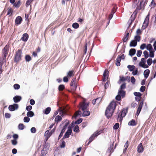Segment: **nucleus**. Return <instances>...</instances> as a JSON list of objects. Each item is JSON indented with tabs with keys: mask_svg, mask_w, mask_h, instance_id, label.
<instances>
[{
	"mask_svg": "<svg viewBox=\"0 0 156 156\" xmlns=\"http://www.w3.org/2000/svg\"><path fill=\"white\" fill-rule=\"evenodd\" d=\"M117 102L118 103L117 101H112L107 108L105 114L107 118H109L112 116L115 110Z\"/></svg>",
	"mask_w": 156,
	"mask_h": 156,
	"instance_id": "1",
	"label": "nucleus"
},
{
	"mask_svg": "<svg viewBox=\"0 0 156 156\" xmlns=\"http://www.w3.org/2000/svg\"><path fill=\"white\" fill-rule=\"evenodd\" d=\"M135 0L136 2L137 0ZM147 2V0H139L138 1V4H137L136 8L134 13L135 12H138V10L144 8Z\"/></svg>",
	"mask_w": 156,
	"mask_h": 156,
	"instance_id": "2",
	"label": "nucleus"
},
{
	"mask_svg": "<svg viewBox=\"0 0 156 156\" xmlns=\"http://www.w3.org/2000/svg\"><path fill=\"white\" fill-rule=\"evenodd\" d=\"M128 107L126 108H123L122 109L121 112L119 113L117 118L118 122H122L123 118L126 116L128 112Z\"/></svg>",
	"mask_w": 156,
	"mask_h": 156,
	"instance_id": "3",
	"label": "nucleus"
},
{
	"mask_svg": "<svg viewBox=\"0 0 156 156\" xmlns=\"http://www.w3.org/2000/svg\"><path fill=\"white\" fill-rule=\"evenodd\" d=\"M22 50L21 49H18L16 52L14 56V61L17 63L21 60V54Z\"/></svg>",
	"mask_w": 156,
	"mask_h": 156,
	"instance_id": "4",
	"label": "nucleus"
},
{
	"mask_svg": "<svg viewBox=\"0 0 156 156\" xmlns=\"http://www.w3.org/2000/svg\"><path fill=\"white\" fill-rule=\"evenodd\" d=\"M9 45L6 44L2 50V53L3 55V59H5L7 56L9 51Z\"/></svg>",
	"mask_w": 156,
	"mask_h": 156,
	"instance_id": "5",
	"label": "nucleus"
},
{
	"mask_svg": "<svg viewBox=\"0 0 156 156\" xmlns=\"http://www.w3.org/2000/svg\"><path fill=\"white\" fill-rule=\"evenodd\" d=\"M89 104L85 102H83L80 103V104L79 109H81L82 111L87 109V107L89 106Z\"/></svg>",
	"mask_w": 156,
	"mask_h": 156,
	"instance_id": "6",
	"label": "nucleus"
},
{
	"mask_svg": "<svg viewBox=\"0 0 156 156\" xmlns=\"http://www.w3.org/2000/svg\"><path fill=\"white\" fill-rule=\"evenodd\" d=\"M101 133V131H99L98 132L94 133L90 137L89 139V141L87 144L88 145L96 137L98 136Z\"/></svg>",
	"mask_w": 156,
	"mask_h": 156,
	"instance_id": "7",
	"label": "nucleus"
},
{
	"mask_svg": "<svg viewBox=\"0 0 156 156\" xmlns=\"http://www.w3.org/2000/svg\"><path fill=\"white\" fill-rule=\"evenodd\" d=\"M125 56L124 54L121 56L118 55L116 59L115 64L117 66H119L120 65V61L121 59H124Z\"/></svg>",
	"mask_w": 156,
	"mask_h": 156,
	"instance_id": "8",
	"label": "nucleus"
},
{
	"mask_svg": "<svg viewBox=\"0 0 156 156\" xmlns=\"http://www.w3.org/2000/svg\"><path fill=\"white\" fill-rule=\"evenodd\" d=\"M144 104V101H141L140 102L138 103V107L137 109L136 115L137 116H138L141 110L143 107V105Z\"/></svg>",
	"mask_w": 156,
	"mask_h": 156,
	"instance_id": "9",
	"label": "nucleus"
},
{
	"mask_svg": "<svg viewBox=\"0 0 156 156\" xmlns=\"http://www.w3.org/2000/svg\"><path fill=\"white\" fill-rule=\"evenodd\" d=\"M149 16L150 14L148 13V14L147 15L144 21V22L143 24V27H145L144 28H146L148 26L149 20Z\"/></svg>",
	"mask_w": 156,
	"mask_h": 156,
	"instance_id": "10",
	"label": "nucleus"
},
{
	"mask_svg": "<svg viewBox=\"0 0 156 156\" xmlns=\"http://www.w3.org/2000/svg\"><path fill=\"white\" fill-rule=\"evenodd\" d=\"M18 108V104H14L13 105H10L9 107V110L11 111H13L17 109Z\"/></svg>",
	"mask_w": 156,
	"mask_h": 156,
	"instance_id": "11",
	"label": "nucleus"
},
{
	"mask_svg": "<svg viewBox=\"0 0 156 156\" xmlns=\"http://www.w3.org/2000/svg\"><path fill=\"white\" fill-rule=\"evenodd\" d=\"M103 81L105 82L107 80L108 77V71L107 70H105L103 73Z\"/></svg>",
	"mask_w": 156,
	"mask_h": 156,
	"instance_id": "12",
	"label": "nucleus"
},
{
	"mask_svg": "<svg viewBox=\"0 0 156 156\" xmlns=\"http://www.w3.org/2000/svg\"><path fill=\"white\" fill-rule=\"evenodd\" d=\"M72 132V130L71 128L69 129L67 132L65 133L64 136L63 137L62 139H63L64 138H68L69 137V135L71 134Z\"/></svg>",
	"mask_w": 156,
	"mask_h": 156,
	"instance_id": "13",
	"label": "nucleus"
},
{
	"mask_svg": "<svg viewBox=\"0 0 156 156\" xmlns=\"http://www.w3.org/2000/svg\"><path fill=\"white\" fill-rule=\"evenodd\" d=\"M137 151L139 153H142L144 151V148L142 143H140L138 146Z\"/></svg>",
	"mask_w": 156,
	"mask_h": 156,
	"instance_id": "14",
	"label": "nucleus"
},
{
	"mask_svg": "<svg viewBox=\"0 0 156 156\" xmlns=\"http://www.w3.org/2000/svg\"><path fill=\"white\" fill-rule=\"evenodd\" d=\"M58 112H60V115L62 117H63L65 115L67 114L66 111L62 109L61 107H59L58 109Z\"/></svg>",
	"mask_w": 156,
	"mask_h": 156,
	"instance_id": "15",
	"label": "nucleus"
},
{
	"mask_svg": "<svg viewBox=\"0 0 156 156\" xmlns=\"http://www.w3.org/2000/svg\"><path fill=\"white\" fill-rule=\"evenodd\" d=\"M22 18L21 16H18L16 18L15 20L16 24L17 25L20 24L22 21Z\"/></svg>",
	"mask_w": 156,
	"mask_h": 156,
	"instance_id": "16",
	"label": "nucleus"
},
{
	"mask_svg": "<svg viewBox=\"0 0 156 156\" xmlns=\"http://www.w3.org/2000/svg\"><path fill=\"white\" fill-rule=\"evenodd\" d=\"M29 37V35L27 33H24L22 37L21 38V40L24 42H26L27 41Z\"/></svg>",
	"mask_w": 156,
	"mask_h": 156,
	"instance_id": "17",
	"label": "nucleus"
},
{
	"mask_svg": "<svg viewBox=\"0 0 156 156\" xmlns=\"http://www.w3.org/2000/svg\"><path fill=\"white\" fill-rule=\"evenodd\" d=\"M70 86L71 87H74V89H76L77 87L76 85V78H73L72 79L70 83Z\"/></svg>",
	"mask_w": 156,
	"mask_h": 156,
	"instance_id": "18",
	"label": "nucleus"
},
{
	"mask_svg": "<svg viewBox=\"0 0 156 156\" xmlns=\"http://www.w3.org/2000/svg\"><path fill=\"white\" fill-rule=\"evenodd\" d=\"M102 100V98L100 97L94 99L92 101V103L93 105H95L97 101H98L97 102L98 104H99V103L101 102Z\"/></svg>",
	"mask_w": 156,
	"mask_h": 156,
	"instance_id": "19",
	"label": "nucleus"
},
{
	"mask_svg": "<svg viewBox=\"0 0 156 156\" xmlns=\"http://www.w3.org/2000/svg\"><path fill=\"white\" fill-rule=\"evenodd\" d=\"M22 98L21 96H16L13 98L14 101L15 103H17L19 102L21 99Z\"/></svg>",
	"mask_w": 156,
	"mask_h": 156,
	"instance_id": "20",
	"label": "nucleus"
},
{
	"mask_svg": "<svg viewBox=\"0 0 156 156\" xmlns=\"http://www.w3.org/2000/svg\"><path fill=\"white\" fill-rule=\"evenodd\" d=\"M137 124V122H136V121L133 119L131 120L128 123V125L129 126H136Z\"/></svg>",
	"mask_w": 156,
	"mask_h": 156,
	"instance_id": "21",
	"label": "nucleus"
},
{
	"mask_svg": "<svg viewBox=\"0 0 156 156\" xmlns=\"http://www.w3.org/2000/svg\"><path fill=\"white\" fill-rule=\"evenodd\" d=\"M75 72L74 70L69 71L67 73V76L69 78L73 76L74 75Z\"/></svg>",
	"mask_w": 156,
	"mask_h": 156,
	"instance_id": "22",
	"label": "nucleus"
},
{
	"mask_svg": "<svg viewBox=\"0 0 156 156\" xmlns=\"http://www.w3.org/2000/svg\"><path fill=\"white\" fill-rule=\"evenodd\" d=\"M118 94L119 95H120L122 98H124L126 94V92L123 90H119Z\"/></svg>",
	"mask_w": 156,
	"mask_h": 156,
	"instance_id": "23",
	"label": "nucleus"
},
{
	"mask_svg": "<svg viewBox=\"0 0 156 156\" xmlns=\"http://www.w3.org/2000/svg\"><path fill=\"white\" fill-rule=\"evenodd\" d=\"M13 9L10 7H9L8 9V12L7 15H9V16H11L13 12Z\"/></svg>",
	"mask_w": 156,
	"mask_h": 156,
	"instance_id": "24",
	"label": "nucleus"
},
{
	"mask_svg": "<svg viewBox=\"0 0 156 156\" xmlns=\"http://www.w3.org/2000/svg\"><path fill=\"white\" fill-rule=\"evenodd\" d=\"M150 72V71L149 69H147L145 70L144 73V77L146 78H147L149 76Z\"/></svg>",
	"mask_w": 156,
	"mask_h": 156,
	"instance_id": "25",
	"label": "nucleus"
},
{
	"mask_svg": "<svg viewBox=\"0 0 156 156\" xmlns=\"http://www.w3.org/2000/svg\"><path fill=\"white\" fill-rule=\"evenodd\" d=\"M21 5V2L20 0L18 1L17 2H15L13 5V6L15 8H18Z\"/></svg>",
	"mask_w": 156,
	"mask_h": 156,
	"instance_id": "26",
	"label": "nucleus"
},
{
	"mask_svg": "<svg viewBox=\"0 0 156 156\" xmlns=\"http://www.w3.org/2000/svg\"><path fill=\"white\" fill-rule=\"evenodd\" d=\"M83 111V112L82 114L83 116L84 117L88 116L90 114V112L89 111L86 110Z\"/></svg>",
	"mask_w": 156,
	"mask_h": 156,
	"instance_id": "27",
	"label": "nucleus"
},
{
	"mask_svg": "<svg viewBox=\"0 0 156 156\" xmlns=\"http://www.w3.org/2000/svg\"><path fill=\"white\" fill-rule=\"evenodd\" d=\"M136 50L134 48L131 49L129 51V54L130 56L134 55L136 53Z\"/></svg>",
	"mask_w": 156,
	"mask_h": 156,
	"instance_id": "28",
	"label": "nucleus"
},
{
	"mask_svg": "<svg viewBox=\"0 0 156 156\" xmlns=\"http://www.w3.org/2000/svg\"><path fill=\"white\" fill-rule=\"evenodd\" d=\"M129 33H127L126 35L124 36L122 38V40L124 42H126L128 41L129 38Z\"/></svg>",
	"mask_w": 156,
	"mask_h": 156,
	"instance_id": "29",
	"label": "nucleus"
},
{
	"mask_svg": "<svg viewBox=\"0 0 156 156\" xmlns=\"http://www.w3.org/2000/svg\"><path fill=\"white\" fill-rule=\"evenodd\" d=\"M82 114L81 111H78L75 112V113L74 117L75 119H76L77 117L79 115H81Z\"/></svg>",
	"mask_w": 156,
	"mask_h": 156,
	"instance_id": "30",
	"label": "nucleus"
},
{
	"mask_svg": "<svg viewBox=\"0 0 156 156\" xmlns=\"http://www.w3.org/2000/svg\"><path fill=\"white\" fill-rule=\"evenodd\" d=\"M137 41L134 40L132 41L130 44V46L131 47H135L137 45Z\"/></svg>",
	"mask_w": 156,
	"mask_h": 156,
	"instance_id": "31",
	"label": "nucleus"
},
{
	"mask_svg": "<svg viewBox=\"0 0 156 156\" xmlns=\"http://www.w3.org/2000/svg\"><path fill=\"white\" fill-rule=\"evenodd\" d=\"M146 48L149 51L153 50L151 44H147L146 45Z\"/></svg>",
	"mask_w": 156,
	"mask_h": 156,
	"instance_id": "32",
	"label": "nucleus"
},
{
	"mask_svg": "<svg viewBox=\"0 0 156 156\" xmlns=\"http://www.w3.org/2000/svg\"><path fill=\"white\" fill-rule=\"evenodd\" d=\"M61 117L59 115L57 116L55 119V121L58 123V122L61 121L62 120Z\"/></svg>",
	"mask_w": 156,
	"mask_h": 156,
	"instance_id": "33",
	"label": "nucleus"
},
{
	"mask_svg": "<svg viewBox=\"0 0 156 156\" xmlns=\"http://www.w3.org/2000/svg\"><path fill=\"white\" fill-rule=\"evenodd\" d=\"M34 115V112L32 111H29L27 113V115L28 117H31Z\"/></svg>",
	"mask_w": 156,
	"mask_h": 156,
	"instance_id": "34",
	"label": "nucleus"
},
{
	"mask_svg": "<svg viewBox=\"0 0 156 156\" xmlns=\"http://www.w3.org/2000/svg\"><path fill=\"white\" fill-rule=\"evenodd\" d=\"M150 6L151 7V8H154L156 6V3H155L154 0H152L151 2V3L150 5Z\"/></svg>",
	"mask_w": 156,
	"mask_h": 156,
	"instance_id": "35",
	"label": "nucleus"
},
{
	"mask_svg": "<svg viewBox=\"0 0 156 156\" xmlns=\"http://www.w3.org/2000/svg\"><path fill=\"white\" fill-rule=\"evenodd\" d=\"M127 68L129 69V70L130 71H132L135 68V66L134 65H130L128 66Z\"/></svg>",
	"mask_w": 156,
	"mask_h": 156,
	"instance_id": "36",
	"label": "nucleus"
},
{
	"mask_svg": "<svg viewBox=\"0 0 156 156\" xmlns=\"http://www.w3.org/2000/svg\"><path fill=\"white\" fill-rule=\"evenodd\" d=\"M73 131L76 133H79L80 131L79 127L78 126H76L73 128Z\"/></svg>",
	"mask_w": 156,
	"mask_h": 156,
	"instance_id": "37",
	"label": "nucleus"
},
{
	"mask_svg": "<svg viewBox=\"0 0 156 156\" xmlns=\"http://www.w3.org/2000/svg\"><path fill=\"white\" fill-rule=\"evenodd\" d=\"M128 78V76H126V77H125L123 76H120L119 81H120V82L124 81L127 80V78Z\"/></svg>",
	"mask_w": 156,
	"mask_h": 156,
	"instance_id": "38",
	"label": "nucleus"
},
{
	"mask_svg": "<svg viewBox=\"0 0 156 156\" xmlns=\"http://www.w3.org/2000/svg\"><path fill=\"white\" fill-rule=\"evenodd\" d=\"M50 111L51 108L50 107H48L45 109L44 113L46 114H48L50 113Z\"/></svg>",
	"mask_w": 156,
	"mask_h": 156,
	"instance_id": "39",
	"label": "nucleus"
},
{
	"mask_svg": "<svg viewBox=\"0 0 156 156\" xmlns=\"http://www.w3.org/2000/svg\"><path fill=\"white\" fill-rule=\"evenodd\" d=\"M113 144H112V145H111L110 147L108 149V151H109L110 153L109 154H111L113 152V151H112L113 150Z\"/></svg>",
	"mask_w": 156,
	"mask_h": 156,
	"instance_id": "40",
	"label": "nucleus"
},
{
	"mask_svg": "<svg viewBox=\"0 0 156 156\" xmlns=\"http://www.w3.org/2000/svg\"><path fill=\"white\" fill-rule=\"evenodd\" d=\"M65 131V128H63L61 131V132L58 136V139H59L61 138L62 136L63 133H64Z\"/></svg>",
	"mask_w": 156,
	"mask_h": 156,
	"instance_id": "41",
	"label": "nucleus"
},
{
	"mask_svg": "<svg viewBox=\"0 0 156 156\" xmlns=\"http://www.w3.org/2000/svg\"><path fill=\"white\" fill-rule=\"evenodd\" d=\"M79 24L76 23H75L73 24L72 27L75 29H77L79 27Z\"/></svg>",
	"mask_w": 156,
	"mask_h": 156,
	"instance_id": "42",
	"label": "nucleus"
},
{
	"mask_svg": "<svg viewBox=\"0 0 156 156\" xmlns=\"http://www.w3.org/2000/svg\"><path fill=\"white\" fill-rule=\"evenodd\" d=\"M31 59V57L28 55H27L25 56V60L27 62H29Z\"/></svg>",
	"mask_w": 156,
	"mask_h": 156,
	"instance_id": "43",
	"label": "nucleus"
},
{
	"mask_svg": "<svg viewBox=\"0 0 156 156\" xmlns=\"http://www.w3.org/2000/svg\"><path fill=\"white\" fill-rule=\"evenodd\" d=\"M65 89V86L64 85H60L58 87V90L59 91H62Z\"/></svg>",
	"mask_w": 156,
	"mask_h": 156,
	"instance_id": "44",
	"label": "nucleus"
},
{
	"mask_svg": "<svg viewBox=\"0 0 156 156\" xmlns=\"http://www.w3.org/2000/svg\"><path fill=\"white\" fill-rule=\"evenodd\" d=\"M140 36L138 35H136L134 37V41H137L139 42L140 40Z\"/></svg>",
	"mask_w": 156,
	"mask_h": 156,
	"instance_id": "45",
	"label": "nucleus"
},
{
	"mask_svg": "<svg viewBox=\"0 0 156 156\" xmlns=\"http://www.w3.org/2000/svg\"><path fill=\"white\" fill-rule=\"evenodd\" d=\"M18 128L20 130H23L24 129V125L23 124L20 123L18 125Z\"/></svg>",
	"mask_w": 156,
	"mask_h": 156,
	"instance_id": "46",
	"label": "nucleus"
},
{
	"mask_svg": "<svg viewBox=\"0 0 156 156\" xmlns=\"http://www.w3.org/2000/svg\"><path fill=\"white\" fill-rule=\"evenodd\" d=\"M134 94L135 96L138 97H141L142 96V94L140 92H134Z\"/></svg>",
	"mask_w": 156,
	"mask_h": 156,
	"instance_id": "47",
	"label": "nucleus"
},
{
	"mask_svg": "<svg viewBox=\"0 0 156 156\" xmlns=\"http://www.w3.org/2000/svg\"><path fill=\"white\" fill-rule=\"evenodd\" d=\"M126 88V83H123L120 86L119 90H123Z\"/></svg>",
	"mask_w": 156,
	"mask_h": 156,
	"instance_id": "48",
	"label": "nucleus"
},
{
	"mask_svg": "<svg viewBox=\"0 0 156 156\" xmlns=\"http://www.w3.org/2000/svg\"><path fill=\"white\" fill-rule=\"evenodd\" d=\"M145 58H147L149 56L148 52L147 51H144L143 52Z\"/></svg>",
	"mask_w": 156,
	"mask_h": 156,
	"instance_id": "49",
	"label": "nucleus"
},
{
	"mask_svg": "<svg viewBox=\"0 0 156 156\" xmlns=\"http://www.w3.org/2000/svg\"><path fill=\"white\" fill-rule=\"evenodd\" d=\"M44 136H49V137H50L51 135L50 134L49 130H47L45 131L44 133Z\"/></svg>",
	"mask_w": 156,
	"mask_h": 156,
	"instance_id": "50",
	"label": "nucleus"
},
{
	"mask_svg": "<svg viewBox=\"0 0 156 156\" xmlns=\"http://www.w3.org/2000/svg\"><path fill=\"white\" fill-rule=\"evenodd\" d=\"M119 127V124L118 123H116L113 126V129H117Z\"/></svg>",
	"mask_w": 156,
	"mask_h": 156,
	"instance_id": "51",
	"label": "nucleus"
},
{
	"mask_svg": "<svg viewBox=\"0 0 156 156\" xmlns=\"http://www.w3.org/2000/svg\"><path fill=\"white\" fill-rule=\"evenodd\" d=\"M142 51L140 50H138L137 51V53H136V55L138 57H140L142 54Z\"/></svg>",
	"mask_w": 156,
	"mask_h": 156,
	"instance_id": "52",
	"label": "nucleus"
},
{
	"mask_svg": "<svg viewBox=\"0 0 156 156\" xmlns=\"http://www.w3.org/2000/svg\"><path fill=\"white\" fill-rule=\"evenodd\" d=\"M146 44L143 43L142 44L140 47V48L141 50L144 49L146 48Z\"/></svg>",
	"mask_w": 156,
	"mask_h": 156,
	"instance_id": "53",
	"label": "nucleus"
},
{
	"mask_svg": "<svg viewBox=\"0 0 156 156\" xmlns=\"http://www.w3.org/2000/svg\"><path fill=\"white\" fill-rule=\"evenodd\" d=\"M30 120V119L28 117H25L23 119V121L24 122H28Z\"/></svg>",
	"mask_w": 156,
	"mask_h": 156,
	"instance_id": "54",
	"label": "nucleus"
},
{
	"mask_svg": "<svg viewBox=\"0 0 156 156\" xmlns=\"http://www.w3.org/2000/svg\"><path fill=\"white\" fill-rule=\"evenodd\" d=\"M11 141L12 144L13 145H16L17 144V140H15L13 139V140H12Z\"/></svg>",
	"mask_w": 156,
	"mask_h": 156,
	"instance_id": "55",
	"label": "nucleus"
},
{
	"mask_svg": "<svg viewBox=\"0 0 156 156\" xmlns=\"http://www.w3.org/2000/svg\"><path fill=\"white\" fill-rule=\"evenodd\" d=\"M150 51L149 56L151 57H152V58L154 57V51H152V50L151 51Z\"/></svg>",
	"mask_w": 156,
	"mask_h": 156,
	"instance_id": "56",
	"label": "nucleus"
},
{
	"mask_svg": "<svg viewBox=\"0 0 156 156\" xmlns=\"http://www.w3.org/2000/svg\"><path fill=\"white\" fill-rule=\"evenodd\" d=\"M82 120L83 119H79L75 122V124H79L82 122Z\"/></svg>",
	"mask_w": 156,
	"mask_h": 156,
	"instance_id": "57",
	"label": "nucleus"
},
{
	"mask_svg": "<svg viewBox=\"0 0 156 156\" xmlns=\"http://www.w3.org/2000/svg\"><path fill=\"white\" fill-rule=\"evenodd\" d=\"M121 97L120 95L118 94L116 96L115 99L117 101H121Z\"/></svg>",
	"mask_w": 156,
	"mask_h": 156,
	"instance_id": "58",
	"label": "nucleus"
},
{
	"mask_svg": "<svg viewBox=\"0 0 156 156\" xmlns=\"http://www.w3.org/2000/svg\"><path fill=\"white\" fill-rule=\"evenodd\" d=\"M14 88L15 89H18L20 88V86L19 84H15L14 85Z\"/></svg>",
	"mask_w": 156,
	"mask_h": 156,
	"instance_id": "59",
	"label": "nucleus"
},
{
	"mask_svg": "<svg viewBox=\"0 0 156 156\" xmlns=\"http://www.w3.org/2000/svg\"><path fill=\"white\" fill-rule=\"evenodd\" d=\"M152 60L151 58H149L147 60V62L149 66H150L152 63Z\"/></svg>",
	"mask_w": 156,
	"mask_h": 156,
	"instance_id": "60",
	"label": "nucleus"
},
{
	"mask_svg": "<svg viewBox=\"0 0 156 156\" xmlns=\"http://www.w3.org/2000/svg\"><path fill=\"white\" fill-rule=\"evenodd\" d=\"M145 86H143L141 87L140 90V91L143 92L145 91Z\"/></svg>",
	"mask_w": 156,
	"mask_h": 156,
	"instance_id": "61",
	"label": "nucleus"
},
{
	"mask_svg": "<svg viewBox=\"0 0 156 156\" xmlns=\"http://www.w3.org/2000/svg\"><path fill=\"white\" fill-rule=\"evenodd\" d=\"M30 131L32 133H34L36 132V130L35 127H33L31 128Z\"/></svg>",
	"mask_w": 156,
	"mask_h": 156,
	"instance_id": "62",
	"label": "nucleus"
},
{
	"mask_svg": "<svg viewBox=\"0 0 156 156\" xmlns=\"http://www.w3.org/2000/svg\"><path fill=\"white\" fill-rule=\"evenodd\" d=\"M68 76H65L63 78V80L65 82H67L68 81Z\"/></svg>",
	"mask_w": 156,
	"mask_h": 156,
	"instance_id": "63",
	"label": "nucleus"
},
{
	"mask_svg": "<svg viewBox=\"0 0 156 156\" xmlns=\"http://www.w3.org/2000/svg\"><path fill=\"white\" fill-rule=\"evenodd\" d=\"M46 154V153L44 150L41 151V156H45Z\"/></svg>",
	"mask_w": 156,
	"mask_h": 156,
	"instance_id": "64",
	"label": "nucleus"
}]
</instances>
